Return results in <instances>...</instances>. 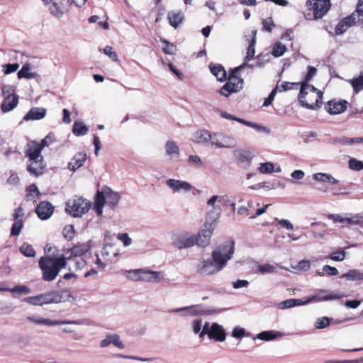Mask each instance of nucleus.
<instances>
[{"mask_svg": "<svg viewBox=\"0 0 363 363\" xmlns=\"http://www.w3.org/2000/svg\"><path fill=\"white\" fill-rule=\"evenodd\" d=\"M235 242L227 240L212 252V260H203L202 267L199 269L201 274H213L220 271L232 258L234 253Z\"/></svg>", "mask_w": 363, "mask_h": 363, "instance_id": "f257e3e1", "label": "nucleus"}, {"mask_svg": "<svg viewBox=\"0 0 363 363\" xmlns=\"http://www.w3.org/2000/svg\"><path fill=\"white\" fill-rule=\"evenodd\" d=\"M38 267L42 272L43 279L45 281H52L60 270L66 268L67 262L62 255L60 257L44 255L40 258Z\"/></svg>", "mask_w": 363, "mask_h": 363, "instance_id": "f03ea898", "label": "nucleus"}, {"mask_svg": "<svg viewBox=\"0 0 363 363\" xmlns=\"http://www.w3.org/2000/svg\"><path fill=\"white\" fill-rule=\"evenodd\" d=\"M298 99L302 106L317 110L323 104V92L313 85H301Z\"/></svg>", "mask_w": 363, "mask_h": 363, "instance_id": "7ed1b4c3", "label": "nucleus"}, {"mask_svg": "<svg viewBox=\"0 0 363 363\" xmlns=\"http://www.w3.org/2000/svg\"><path fill=\"white\" fill-rule=\"evenodd\" d=\"M69 297H71V294L69 290H54L37 296L26 297L24 298V301L33 306H43L61 303Z\"/></svg>", "mask_w": 363, "mask_h": 363, "instance_id": "20e7f679", "label": "nucleus"}, {"mask_svg": "<svg viewBox=\"0 0 363 363\" xmlns=\"http://www.w3.org/2000/svg\"><path fill=\"white\" fill-rule=\"evenodd\" d=\"M91 207L89 201L76 195L66 202L65 211L74 218H79L86 213Z\"/></svg>", "mask_w": 363, "mask_h": 363, "instance_id": "39448f33", "label": "nucleus"}, {"mask_svg": "<svg viewBox=\"0 0 363 363\" xmlns=\"http://www.w3.org/2000/svg\"><path fill=\"white\" fill-rule=\"evenodd\" d=\"M127 278L133 281L159 282L163 277L160 272L147 269H137L126 272Z\"/></svg>", "mask_w": 363, "mask_h": 363, "instance_id": "423d86ee", "label": "nucleus"}, {"mask_svg": "<svg viewBox=\"0 0 363 363\" xmlns=\"http://www.w3.org/2000/svg\"><path fill=\"white\" fill-rule=\"evenodd\" d=\"M205 335H208L210 339L219 342H223L226 337L225 330L217 323H213L209 328V323L206 322L199 333V337H203Z\"/></svg>", "mask_w": 363, "mask_h": 363, "instance_id": "0eeeda50", "label": "nucleus"}, {"mask_svg": "<svg viewBox=\"0 0 363 363\" xmlns=\"http://www.w3.org/2000/svg\"><path fill=\"white\" fill-rule=\"evenodd\" d=\"M306 6L313 12L314 18L319 19L327 13L331 4L330 0H308Z\"/></svg>", "mask_w": 363, "mask_h": 363, "instance_id": "6e6552de", "label": "nucleus"}, {"mask_svg": "<svg viewBox=\"0 0 363 363\" xmlns=\"http://www.w3.org/2000/svg\"><path fill=\"white\" fill-rule=\"evenodd\" d=\"M67 262V264L69 262V270H82L86 267L89 264L94 262V259L92 256L91 257H84V256H69L64 257Z\"/></svg>", "mask_w": 363, "mask_h": 363, "instance_id": "1a4fd4ad", "label": "nucleus"}, {"mask_svg": "<svg viewBox=\"0 0 363 363\" xmlns=\"http://www.w3.org/2000/svg\"><path fill=\"white\" fill-rule=\"evenodd\" d=\"M359 21L360 19L357 17L355 12H353L337 23L335 28V32L337 35H341Z\"/></svg>", "mask_w": 363, "mask_h": 363, "instance_id": "9d476101", "label": "nucleus"}, {"mask_svg": "<svg viewBox=\"0 0 363 363\" xmlns=\"http://www.w3.org/2000/svg\"><path fill=\"white\" fill-rule=\"evenodd\" d=\"M90 246L88 244H78L73 246L71 248H68L64 250L62 257H72V256H84L91 257Z\"/></svg>", "mask_w": 363, "mask_h": 363, "instance_id": "9b49d317", "label": "nucleus"}, {"mask_svg": "<svg viewBox=\"0 0 363 363\" xmlns=\"http://www.w3.org/2000/svg\"><path fill=\"white\" fill-rule=\"evenodd\" d=\"M213 228L211 224L204 225L196 236L197 245L201 247H206L210 244L211 235L213 233Z\"/></svg>", "mask_w": 363, "mask_h": 363, "instance_id": "f8f14e48", "label": "nucleus"}, {"mask_svg": "<svg viewBox=\"0 0 363 363\" xmlns=\"http://www.w3.org/2000/svg\"><path fill=\"white\" fill-rule=\"evenodd\" d=\"M348 102L346 100L337 101L330 100L325 104V109L330 115L340 114L345 112L347 108Z\"/></svg>", "mask_w": 363, "mask_h": 363, "instance_id": "ddd939ff", "label": "nucleus"}, {"mask_svg": "<svg viewBox=\"0 0 363 363\" xmlns=\"http://www.w3.org/2000/svg\"><path fill=\"white\" fill-rule=\"evenodd\" d=\"M38 217L41 220L48 219L54 212V206L47 201L40 202L35 210Z\"/></svg>", "mask_w": 363, "mask_h": 363, "instance_id": "4468645a", "label": "nucleus"}, {"mask_svg": "<svg viewBox=\"0 0 363 363\" xmlns=\"http://www.w3.org/2000/svg\"><path fill=\"white\" fill-rule=\"evenodd\" d=\"M30 163L27 166V171L35 177L43 174L45 170L46 165L43 158H38L35 160H29Z\"/></svg>", "mask_w": 363, "mask_h": 363, "instance_id": "2eb2a0df", "label": "nucleus"}, {"mask_svg": "<svg viewBox=\"0 0 363 363\" xmlns=\"http://www.w3.org/2000/svg\"><path fill=\"white\" fill-rule=\"evenodd\" d=\"M42 150L38 145V142L32 140L27 144L26 156L28 160H35L38 158H43L41 155Z\"/></svg>", "mask_w": 363, "mask_h": 363, "instance_id": "dca6fc26", "label": "nucleus"}, {"mask_svg": "<svg viewBox=\"0 0 363 363\" xmlns=\"http://www.w3.org/2000/svg\"><path fill=\"white\" fill-rule=\"evenodd\" d=\"M69 2V0H52L50 11L55 16L60 17L63 15Z\"/></svg>", "mask_w": 363, "mask_h": 363, "instance_id": "f3484780", "label": "nucleus"}, {"mask_svg": "<svg viewBox=\"0 0 363 363\" xmlns=\"http://www.w3.org/2000/svg\"><path fill=\"white\" fill-rule=\"evenodd\" d=\"M167 185L172 189L174 191H184L185 192L189 191L192 186L191 185L185 182L177 180L174 179H169L166 182Z\"/></svg>", "mask_w": 363, "mask_h": 363, "instance_id": "a211bd4d", "label": "nucleus"}, {"mask_svg": "<svg viewBox=\"0 0 363 363\" xmlns=\"http://www.w3.org/2000/svg\"><path fill=\"white\" fill-rule=\"evenodd\" d=\"M174 246L178 249L188 248L197 245V239L196 235L189 237L180 236L174 242Z\"/></svg>", "mask_w": 363, "mask_h": 363, "instance_id": "6ab92c4d", "label": "nucleus"}, {"mask_svg": "<svg viewBox=\"0 0 363 363\" xmlns=\"http://www.w3.org/2000/svg\"><path fill=\"white\" fill-rule=\"evenodd\" d=\"M18 103V96L16 94H9L3 101L1 105V109L4 113L13 110Z\"/></svg>", "mask_w": 363, "mask_h": 363, "instance_id": "aec40b11", "label": "nucleus"}, {"mask_svg": "<svg viewBox=\"0 0 363 363\" xmlns=\"http://www.w3.org/2000/svg\"><path fill=\"white\" fill-rule=\"evenodd\" d=\"M209 69L211 74L215 76L218 81L224 82L227 79V73L224 67L220 64L210 63Z\"/></svg>", "mask_w": 363, "mask_h": 363, "instance_id": "412c9836", "label": "nucleus"}, {"mask_svg": "<svg viewBox=\"0 0 363 363\" xmlns=\"http://www.w3.org/2000/svg\"><path fill=\"white\" fill-rule=\"evenodd\" d=\"M28 320L36 324L46 325H65V324H77V321H58L52 320L50 319L39 318H35L34 317H28Z\"/></svg>", "mask_w": 363, "mask_h": 363, "instance_id": "4be33fe9", "label": "nucleus"}, {"mask_svg": "<svg viewBox=\"0 0 363 363\" xmlns=\"http://www.w3.org/2000/svg\"><path fill=\"white\" fill-rule=\"evenodd\" d=\"M46 115V110L43 108L35 107L32 108L24 116L25 121L28 120H40Z\"/></svg>", "mask_w": 363, "mask_h": 363, "instance_id": "5701e85b", "label": "nucleus"}, {"mask_svg": "<svg viewBox=\"0 0 363 363\" xmlns=\"http://www.w3.org/2000/svg\"><path fill=\"white\" fill-rule=\"evenodd\" d=\"M242 68L241 66L235 67L230 71L229 75L226 79H228L229 82L233 83V84H237L240 89H242L243 87V79L241 78L239 71Z\"/></svg>", "mask_w": 363, "mask_h": 363, "instance_id": "b1692460", "label": "nucleus"}, {"mask_svg": "<svg viewBox=\"0 0 363 363\" xmlns=\"http://www.w3.org/2000/svg\"><path fill=\"white\" fill-rule=\"evenodd\" d=\"M86 160V155L83 152H79L76 154L71 162L68 164V167L69 169L76 170L78 168L81 167Z\"/></svg>", "mask_w": 363, "mask_h": 363, "instance_id": "393cba45", "label": "nucleus"}, {"mask_svg": "<svg viewBox=\"0 0 363 363\" xmlns=\"http://www.w3.org/2000/svg\"><path fill=\"white\" fill-rule=\"evenodd\" d=\"M226 83L220 88L219 93L220 95L228 97L233 93H237L241 90L237 84H233L228 79Z\"/></svg>", "mask_w": 363, "mask_h": 363, "instance_id": "a878e982", "label": "nucleus"}, {"mask_svg": "<svg viewBox=\"0 0 363 363\" xmlns=\"http://www.w3.org/2000/svg\"><path fill=\"white\" fill-rule=\"evenodd\" d=\"M253 155L250 151L243 150L238 153L237 156L238 162L242 165L243 167H250Z\"/></svg>", "mask_w": 363, "mask_h": 363, "instance_id": "bb28decb", "label": "nucleus"}, {"mask_svg": "<svg viewBox=\"0 0 363 363\" xmlns=\"http://www.w3.org/2000/svg\"><path fill=\"white\" fill-rule=\"evenodd\" d=\"M105 203L106 202L104 192L98 191L96 196V200L94 207L97 215L101 216L102 214L103 207Z\"/></svg>", "mask_w": 363, "mask_h": 363, "instance_id": "cd10ccee", "label": "nucleus"}, {"mask_svg": "<svg viewBox=\"0 0 363 363\" xmlns=\"http://www.w3.org/2000/svg\"><path fill=\"white\" fill-rule=\"evenodd\" d=\"M169 24L174 27L177 28L184 20V15L181 12H169L167 15Z\"/></svg>", "mask_w": 363, "mask_h": 363, "instance_id": "c85d7f7f", "label": "nucleus"}, {"mask_svg": "<svg viewBox=\"0 0 363 363\" xmlns=\"http://www.w3.org/2000/svg\"><path fill=\"white\" fill-rule=\"evenodd\" d=\"M325 291H322L320 292L318 295V300L319 301H330V300H337L340 299L345 296V295L343 293L340 292H331L325 294Z\"/></svg>", "mask_w": 363, "mask_h": 363, "instance_id": "c756f323", "label": "nucleus"}, {"mask_svg": "<svg viewBox=\"0 0 363 363\" xmlns=\"http://www.w3.org/2000/svg\"><path fill=\"white\" fill-rule=\"evenodd\" d=\"M104 196L106 203L113 208L117 206L121 199L118 193L113 192L111 189L106 191Z\"/></svg>", "mask_w": 363, "mask_h": 363, "instance_id": "7c9ffc66", "label": "nucleus"}, {"mask_svg": "<svg viewBox=\"0 0 363 363\" xmlns=\"http://www.w3.org/2000/svg\"><path fill=\"white\" fill-rule=\"evenodd\" d=\"M88 130L87 126L83 122L76 121L73 124L72 133L76 136L85 135L88 133Z\"/></svg>", "mask_w": 363, "mask_h": 363, "instance_id": "2f4dec72", "label": "nucleus"}, {"mask_svg": "<svg viewBox=\"0 0 363 363\" xmlns=\"http://www.w3.org/2000/svg\"><path fill=\"white\" fill-rule=\"evenodd\" d=\"M26 199L28 201H34L38 198L40 193L38 189V186L35 184H30L26 189Z\"/></svg>", "mask_w": 363, "mask_h": 363, "instance_id": "473e14b6", "label": "nucleus"}, {"mask_svg": "<svg viewBox=\"0 0 363 363\" xmlns=\"http://www.w3.org/2000/svg\"><path fill=\"white\" fill-rule=\"evenodd\" d=\"M341 277L350 281H363V273L357 269H352L343 274Z\"/></svg>", "mask_w": 363, "mask_h": 363, "instance_id": "72a5a7b5", "label": "nucleus"}, {"mask_svg": "<svg viewBox=\"0 0 363 363\" xmlns=\"http://www.w3.org/2000/svg\"><path fill=\"white\" fill-rule=\"evenodd\" d=\"M314 180L322 182H329L333 184H337L338 181L333 178L330 174L325 173H316L313 175Z\"/></svg>", "mask_w": 363, "mask_h": 363, "instance_id": "f704fd0d", "label": "nucleus"}, {"mask_svg": "<svg viewBox=\"0 0 363 363\" xmlns=\"http://www.w3.org/2000/svg\"><path fill=\"white\" fill-rule=\"evenodd\" d=\"M256 33H254L252 34V38L250 40V43L248 45L247 54L245 58V62H248L253 59L255 54V43H256Z\"/></svg>", "mask_w": 363, "mask_h": 363, "instance_id": "c9c22d12", "label": "nucleus"}, {"mask_svg": "<svg viewBox=\"0 0 363 363\" xmlns=\"http://www.w3.org/2000/svg\"><path fill=\"white\" fill-rule=\"evenodd\" d=\"M17 74L19 79H33L36 76V73L30 72V67L28 65H24Z\"/></svg>", "mask_w": 363, "mask_h": 363, "instance_id": "e433bc0d", "label": "nucleus"}, {"mask_svg": "<svg viewBox=\"0 0 363 363\" xmlns=\"http://www.w3.org/2000/svg\"><path fill=\"white\" fill-rule=\"evenodd\" d=\"M20 252L27 257H34L35 256V251L33 246L28 243H23L20 247Z\"/></svg>", "mask_w": 363, "mask_h": 363, "instance_id": "4c0bfd02", "label": "nucleus"}, {"mask_svg": "<svg viewBox=\"0 0 363 363\" xmlns=\"http://www.w3.org/2000/svg\"><path fill=\"white\" fill-rule=\"evenodd\" d=\"M166 153L168 155H179V149L177 144L172 140H168L165 145Z\"/></svg>", "mask_w": 363, "mask_h": 363, "instance_id": "58836bf2", "label": "nucleus"}, {"mask_svg": "<svg viewBox=\"0 0 363 363\" xmlns=\"http://www.w3.org/2000/svg\"><path fill=\"white\" fill-rule=\"evenodd\" d=\"M354 93L357 94L363 90V75L354 78L350 81Z\"/></svg>", "mask_w": 363, "mask_h": 363, "instance_id": "ea45409f", "label": "nucleus"}, {"mask_svg": "<svg viewBox=\"0 0 363 363\" xmlns=\"http://www.w3.org/2000/svg\"><path fill=\"white\" fill-rule=\"evenodd\" d=\"M317 69L312 66L308 67V72L304 77L303 82H301V85H311L309 82L312 79V78L316 74Z\"/></svg>", "mask_w": 363, "mask_h": 363, "instance_id": "a19ab883", "label": "nucleus"}, {"mask_svg": "<svg viewBox=\"0 0 363 363\" xmlns=\"http://www.w3.org/2000/svg\"><path fill=\"white\" fill-rule=\"evenodd\" d=\"M14 221L11 229V235L18 236L23 227V220H14Z\"/></svg>", "mask_w": 363, "mask_h": 363, "instance_id": "79ce46f5", "label": "nucleus"}, {"mask_svg": "<svg viewBox=\"0 0 363 363\" xmlns=\"http://www.w3.org/2000/svg\"><path fill=\"white\" fill-rule=\"evenodd\" d=\"M286 48L284 45L281 43H276L272 49V55L274 57H280L284 54Z\"/></svg>", "mask_w": 363, "mask_h": 363, "instance_id": "37998d69", "label": "nucleus"}, {"mask_svg": "<svg viewBox=\"0 0 363 363\" xmlns=\"http://www.w3.org/2000/svg\"><path fill=\"white\" fill-rule=\"evenodd\" d=\"M279 334L274 333L273 331H263L257 335V338L264 341H269L275 339Z\"/></svg>", "mask_w": 363, "mask_h": 363, "instance_id": "c03bdc74", "label": "nucleus"}, {"mask_svg": "<svg viewBox=\"0 0 363 363\" xmlns=\"http://www.w3.org/2000/svg\"><path fill=\"white\" fill-rule=\"evenodd\" d=\"M75 230L72 225H67L62 230L63 236L67 240H72L74 236Z\"/></svg>", "mask_w": 363, "mask_h": 363, "instance_id": "a18cd8bd", "label": "nucleus"}, {"mask_svg": "<svg viewBox=\"0 0 363 363\" xmlns=\"http://www.w3.org/2000/svg\"><path fill=\"white\" fill-rule=\"evenodd\" d=\"M161 42L163 43L164 46L162 47V51L164 53L167 55H173L176 50L175 46L168 42L166 40H162Z\"/></svg>", "mask_w": 363, "mask_h": 363, "instance_id": "49530a36", "label": "nucleus"}, {"mask_svg": "<svg viewBox=\"0 0 363 363\" xmlns=\"http://www.w3.org/2000/svg\"><path fill=\"white\" fill-rule=\"evenodd\" d=\"M55 140L54 135L52 133H49L45 138H43L40 142H38V145L43 150L45 147L49 146L52 144Z\"/></svg>", "mask_w": 363, "mask_h": 363, "instance_id": "de8ad7c7", "label": "nucleus"}, {"mask_svg": "<svg viewBox=\"0 0 363 363\" xmlns=\"http://www.w3.org/2000/svg\"><path fill=\"white\" fill-rule=\"evenodd\" d=\"M55 140L54 135L52 133H49L45 138H43L40 142H38V145L43 150L45 147L49 146L52 144Z\"/></svg>", "mask_w": 363, "mask_h": 363, "instance_id": "09e8293b", "label": "nucleus"}, {"mask_svg": "<svg viewBox=\"0 0 363 363\" xmlns=\"http://www.w3.org/2000/svg\"><path fill=\"white\" fill-rule=\"evenodd\" d=\"M55 140L54 135L52 133H49L45 138H43L40 142H38V145L43 150L45 147L49 146L52 144Z\"/></svg>", "mask_w": 363, "mask_h": 363, "instance_id": "8fccbe9b", "label": "nucleus"}, {"mask_svg": "<svg viewBox=\"0 0 363 363\" xmlns=\"http://www.w3.org/2000/svg\"><path fill=\"white\" fill-rule=\"evenodd\" d=\"M350 169L355 171H360L363 169V162L357 159L352 158L349 160Z\"/></svg>", "mask_w": 363, "mask_h": 363, "instance_id": "3c124183", "label": "nucleus"}, {"mask_svg": "<svg viewBox=\"0 0 363 363\" xmlns=\"http://www.w3.org/2000/svg\"><path fill=\"white\" fill-rule=\"evenodd\" d=\"M330 319L328 317L318 318L315 323V327L318 329H323L330 325Z\"/></svg>", "mask_w": 363, "mask_h": 363, "instance_id": "603ef678", "label": "nucleus"}, {"mask_svg": "<svg viewBox=\"0 0 363 363\" xmlns=\"http://www.w3.org/2000/svg\"><path fill=\"white\" fill-rule=\"evenodd\" d=\"M104 52L105 55H108L113 61H118L117 53L113 50L111 46H106L104 49Z\"/></svg>", "mask_w": 363, "mask_h": 363, "instance_id": "864d4df0", "label": "nucleus"}, {"mask_svg": "<svg viewBox=\"0 0 363 363\" xmlns=\"http://www.w3.org/2000/svg\"><path fill=\"white\" fill-rule=\"evenodd\" d=\"M259 171L262 174L272 173L274 171V165L270 162L262 163L259 167Z\"/></svg>", "mask_w": 363, "mask_h": 363, "instance_id": "5fc2aeb1", "label": "nucleus"}, {"mask_svg": "<svg viewBox=\"0 0 363 363\" xmlns=\"http://www.w3.org/2000/svg\"><path fill=\"white\" fill-rule=\"evenodd\" d=\"M263 29L267 32H271L275 27V24L272 20V18L269 17L262 21Z\"/></svg>", "mask_w": 363, "mask_h": 363, "instance_id": "6e6d98bb", "label": "nucleus"}, {"mask_svg": "<svg viewBox=\"0 0 363 363\" xmlns=\"http://www.w3.org/2000/svg\"><path fill=\"white\" fill-rule=\"evenodd\" d=\"M345 255H346V252L345 251H344V250H339V251H336V252H333L330 255V258L332 260H334V261H342L343 259H345Z\"/></svg>", "mask_w": 363, "mask_h": 363, "instance_id": "4d7b16f0", "label": "nucleus"}, {"mask_svg": "<svg viewBox=\"0 0 363 363\" xmlns=\"http://www.w3.org/2000/svg\"><path fill=\"white\" fill-rule=\"evenodd\" d=\"M278 86H277L272 91V92L269 94V95L268 96L267 98L265 99L264 103H263V106H269L270 104H272V101H274V97L276 96V94L278 91Z\"/></svg>", "mask_w": 363, "mask_h": 363, "instance_id": "13d9d810", "label": "nucleus"}, {"mask_svg": "<svg viewBox=\"0 0 363 363\" xmlns=\"http://www.w3.org/2000/svg\"><path fill=\"white\" fill-rule=\"evenodd\" d=\"M111 344H113L114 346L119 349H123L124 345L123 343L120 340V337L117 334L111 335Z\"/></svg>", "mask_w": 363, "mask_h": 363, "instance_id": "bf43d9fd", "label": "nucleus"}, {"mask_svg": "<svg viewBox=\"0 0 363 363\" xmlns=\"http://www.w3.org/2000/svg\"><path fill=\"white\" fill-rule=\"evenodd\" d=\"M323 273H325L329 276H336L339 274L338 270L335 267L330 265H325L323 268Z\"/></svg>", "mask_w": 363, "mask_h": 363, "instance_id": "052dcab7", "label": "nucleus"}, {"mask_svg": "<svg viewBox=\"0 0 363 363\" xmlns=\"http://www.w3.org/2000/svg\"><path fill=\"white\" fill-rule=\"evenodd\" d=\"M117 238L121 242H123L125 246H128L131 244V239L126 233H118L117 235Z\"/></svg>", "mask_w": 363, "mask_h": 363, "instance_id": "680f3d73", "label": "nucleus"}, {"mask_svg": "<svg viewBox=\"0 0 363 363\" xmlns=\"http://www.w3.org/2000/svg\"><path fill=\"white\" fill-rule=\"evenodd\" d=\"M13 292L28 294L30 292V289L24 285H17L13 289Z\"/></svg>", "mask_w": 363, "mask_h": 363, "instance_id": "e2e57ef3", "label": "nucleus"}, {"mask_svg": "<svg viewBox=\"0 0 363 363\" xmlns=\"http://www.w3.org/2000/svg\"><path fill=\"white\" fill-rule=\"evenodd\" d=\"M19 67V65L18 63H13V64H7L5 65V70L4 73L6 74H9L11 73H13L16 72Z\"/></svg>", "mask_w": 363, "mask_h": 363, "instance_id": "0e129e2a", "label": "nucleus"}, {"mask_svg": "<svg viewBox=\"0 0 363 363\" xmlns=\"http://www.w3.org/2000/svg\"><path fill=\"white\" fill-rule=\"evenodd\" d=\"M299 83H292L284 82L281 84V91H288L294 89V86H296V89H298Z\"/></svg>", "mask_w": 363, "mask_h": 363, "instance_id": "69168bd1", "label": "nucleus"}, {"mask_svg": "<svg viewBox=\"0 0 363 363\" xmlns=\"http://www.w3.org/2000/svg\"><path fill=\"white\" fill-rule=\"evenodd\" d=\"M354 12H355L358 18L360 19V17H363V0H358Z\"/></svg>", "mask_w": 363, "mask_h": 363, "instance_id": "338daca9", "label": "nucleus"}, {"mask_svg": "<svg viewBox=\"0 0 363 363\" xmlns=\"http://www.w3.org/2000/svg\"><path fill=\"white\" fill-rule=\"evenodd\" d=\"M233 337L235 338H240L245 335V330L240 327H236L232 332Z\"/></svg>", "mask_w": 363, "mask_h": 363, "instance_id": "774afa93", "label": "nucleus"}]
</instances>
